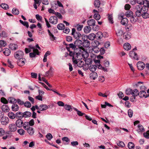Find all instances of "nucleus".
Segmentation results:
<instances>
[{
    "label": "nucleus",
    "instance_id": "1",
    "mask_svg": "<svg viewBox=\"0 0 149 149\" xmlns=\"http://www.w3.org/2000/svg\"><path fill=\"white\" fill-rule=\"evenodd\" d=\"M135 8L136 10L135 12L136 16L139 17L142 15V12L146 10V8L144 7H142L141 6L138 5L135 6Z\"/></svg>",
    "mask_w": 149,
    "mask_h": 149
},
{
    "label": "nucleus",
    "instance_id": "2",
    "mask_svg": "<svg viewBox=\"0 0 149 149\" xmlns=\"http://www.w3.org/2000/svg\"><path fill=\"white\" fill-rule=\"evenodd\" d=\"M76 30L74 28L72 29V35L73 36V37L75 39H79L81 37V34L78 32H75Z\"/></svg>",
    "mask_w": 149,
    "mask_h": 149
},
{
    "label": "nucleus",
    "instance_id": "3",
    "mask_svg": "<svg viewBox=\"0 0 149 149\" xmlns=\"http://www.w3.org/2000/svg\"><path fill=\"white\" fill-rule=\"evenodd\" d=\"M24 54V52L22 51H18L15 53L14 55L16 58L20 59L22 58Z\"/></svg>",
    "mask_w": 149,
    "mask_h": 149
},
{
    "label": "nucleus",
    "instance_id": "4",
    "mask_svg": "<svg viewBox=\"0 0 149 149\" xmlns=\"http://www.w3.org/2000/svg\"><path fill=\"white\" fill-rule=\"evenodd\" d=\"M82 47H79L78 48H77L75 50L76 51L75 56H76L77 57V58H78V56H79L80 55H81L82 54V51L83 50H84L85 49L84 48Z\"/></svg>",
    "mask_w": 149,
    "mask_h": 149
},
{
    "label": "nucleus",
    "instance_id": "5",
    "mask_svg": "<svg viewBox=\"0 0 149 149\" xmlns=\"http://www.w3.org/2000/svg\"><path fill=\"white\" fill-rule=\"evenodd\" d=\"M9 122V119L7 117H3L1 119V122L3 125H6Z\"/></svg>",
    "mask_w": 149,
    "mask_h": 149
},
{
    "label": "nucleus",
    "instance_id": "6",
    "mask_svg": "<svg viewBox=\"0 0 149 149\" xmlns=\"http://www.w3.org/2000/svg\"><path fill=\"white\" fill-rule=\"evenodd\" d=\"M33 51V52L29 53V56L30 58L35 57L36 55H39L40 52L38 49H34Z\"/></svg>",
    "mask_w": 149,
    "mask_h": 149
},
{
    "label": "nucleus",
    "instance_id": "7",
    "mask_svg": "<svg viewBox=\"0 0 149 149\" xmlns=\"http://www.w3.org/2000/svg\"><path fill=\"white\" fill-rule=\"evenodd\" d=\"M49 21L50 23L53 24H56L58 22V19L56 16H51L49 18Z\"/></svg>",
    "mask_w": 149,
    "mask_h": 149
},
{
    "label": "nucleus",
    "instance_id": "8",
    "mask_svg": "<svg viewBox=\"0 0 149 149\" xmlns=\"http://www.w3.org/2000/svg\"><path fill=\"white\" fill-rule=\"evenodd\" d=\"M15 125L16 127L19 128L22 127L23 125V122L21 119H18L16 121Z\"/></svg>",
    "mask_w": 149,
    "mask_h": 149
},
{
    "label": "nucleus",
    "instance_id": "9",
    "mask_svg": "<svg viewBox=\"0 0 149 149\" xmlns=\"http://www.w3.org/2000/svg\"><path fill=\"white\" fill-rule=\"evenodd\" d=\"M138 68L140 70H143L145 66V64L142 62H139L137 64Z\"/></svg>",
    "mask_w": 149,
    "mask_h": 149
},
{
    "label": "nucleus",
    "instance_id": "10",
    "mask_svg": "<svg viewBox=\"0 0 149 149\" xmlns=\"http://www.w3.org/2000/svg\"><path fill=\"white\" fill-rule=\"evenodd\" d=\"M3 112H8L10 111V108L8 106L7 104L2 105L1 107Z\"/></svg>",
    "mask_w": 149,
    "mask_h": 149
},
{
    "label": "nucleus",
    "instance_id": "11",
    "mask_svg": "<svg viewBox=\"0 0 149 149\" xmlns=\"http://www.w3.org/2000/svg\"><path fill=\"white\" fill-rule=\"evenodd\" d=\"M94 38H96L97 39H100L103 37V34L101 32H98L95 34L94 33Z\"/></svg>",
    "mask_w": 149,
    "mask_h": 149
},
{
    "label": "nucleus",
    "instance_id": "12",
    "mask_svg": "<svg viewBox=\"0 0 149 149\" xmlns=\"http://www.w3.org/2000/svg\"><path fill=\"white\" fill-rule=\"evenodd\" d=\"M8 128L10 131L11 132H14L17 130V127L14 123L10 124Z\"/></svg>",
    "mask_w": 149,
    "mask_h": 149
},
{
    "label": "nucleus",
    "instance_id": "13",
    "mask_svg": "<svg viewBox=\"0 0 149 149\" xmlns=\"http://www.w3.org/2000/svg\"><path fill=\"white\" fill-rule=\"evenodd\" d=\"M138 95H139L140 97L146 98L149 96V95L147 94L146 91H141L139 93Z\"/></svg>",
    "mask_w": 149,
    "mask_h": 149
},
{
    "label": "nucleus",
    "instance_id": "14",
    "mask_svg": "<svg viewBox=\"0 0 149 149\" xmlns=\"http://www.w3.org/2000/svg\"><path fill=\"white\" fill-rule=\"evenodd\" d=\"M25 60L24 58H20L17 61V65L20 66H23L24 64V61Z\"/></svg>",
    "mask_w": 149,
    "mask_h": 149
},
{
    "label": "nucleus",
    "instance_id": "15",
    "mask_svg": "<svg viewBox=\"0 0 149 149\" xmlns=\"http://www.w3.org/2000/svg\"><path fill=\"white\" fill-rule=\"evenodd\" d=\"M19 107L18 105L15 104H13L12 106L11 109L13 111H16L19 110Z\"/></svg>",
    "mask_w": 149,
    "mask_h": 149
},
{
    "label": "nucleus",
    "instance_id": "16",
    "mask_svg": "<svg viewBox=\"0 0 149 149\" xmlns=\"http://www.w3.org/2000/svg\"><path fill=\"white\" fill-rule=\"evenodd\" d=\"M121 17L122 18L121 21V24L124 25L127 24L128 22L127 19L126 17L123 18V16H121Z\"/></svg>",
    "mask_w": 149,
    "mask_h": 149
},
{
    "label": "nucleus",
    "instance_id": "17",
    "mask_svg": "<svg viewBox=\"0 0 149 149\" xmlns=\"http://www.w3.org/2000/svg\"><path fill=\"white\" fill-rule=\"evenodd\" d=\"M123 47L124 49L128 51L131 49V45L129 43H126L124 44Z\"/></svg>",
    "mask_w": 149,
    "mask_h": 149
},
{
    "label": "nucleus",
    "instance_id": "18",
    "mask_svg": "<svg viewBox=\"0 0 149 149\" xmlns=\"http://www.w3.org/2000/svg\"><path fill=\"white\" fill-rule=\"evenodd\" d=\"M144 131V129L143 126L141 124H139L138 125V129L137 130L138 132H143Z\"/></svg>",
    "mask_w": 149,
    "mask_h": 149
},
{
    "label": "nucleus",
    "instance_id": "19",
    "mask_svg": "<svg viewBox=\"0 0 149 149\" xmlns=\"http://www.w3.org/2000/svg\"><path fill=\"white\" fill-rule=\"evenodd\" d=\"M23 118H28L31 116V113L29 111H26L23 113Z\"/></svg>",
    "mask_w": 149,
    "mask_h": 149
},
{
    "label": "nucleus",
    "instance_id": "20",
    "mask_svg": "<svg viewBox=\"0 0 149 149\" xmlns=\"http://www.w3.org/2000/svg\"><path fill=\"white\" fill-rule=\"evenodd\" d=\"M74 44L76 46H77L79 47L82 45V42L81 40H77L74 42Z\"/></svg>",
    "mask_w": 149,
    "mask_h": 149
},
{
    "label": "nucleus",
    "instance_id": "21",
    "mask_svg": "<svg viewBox=\"0 0 149 149\" xmlns=\"http://www.w3.org/2000/svg\"><path fill=\"white\" fill-rule=\"evenodd\" d=\"M23 113L18 111L16 113V118L18 119H22L23 118Z\"/></svg>",
    "mask_w": 149,
    "mask_h": 149
},
{
    "label": "nucleus",
    "instance_id": "22",
    "mask_svg": "<svg viewBox=\"0 0 149 149\" xmlns=\"http://www.w3.org/2000/svg\"><path fill=\"white\" fill-rule=\"evenodd\" d=\"M84 60L86 64L88 65H91L93 63L92 59L90 58H86Z\"/></svg>",
    "mask_w": 149,
    "mask_h": 149
},
{
    "label": "nucleus",
    "instance_id": "23",
    "mask_svg": "<svg viewBox=\"0 0 149 149\" xmlns=\"http://www.w3.org/2000/svg\"><path fill=\"white\" fill-rule=\"evenodd\" d=\"M82 53L81 55L84 58V60L87 58L89 54L88 52L85 50H83Z\"/></svg>",
    "mask_w": 149,
    "mask_h": 149
},
{
    "label": "nucleus",
    "instance_id": "24",
    "mask_svg": "<svg viewBox=\"0 0 149 149\" xmlns=\"http://www.w3.org/2000/svg\"><path fill=\"white\" fill-rule=\"evenodd\" d=\"M131 34L130 32L125 33L124 35V38L126 40L130 39L131 38Z\"/></svg>",
    "mask_w": 149,
    "mask_h": 149
},
{
    "label": "nucleus",
    "instance_id": "25",
    "mask_svg": "<svg viewBox=\"0 0 149 149\" xmlns=\"http://www.w3.org/2000/svg\"><path fill=\"white\" fill-rule=\"evenodd\" d=\"M4 50L3 52V53L6 56H8L10 54L11 52L10 50L8 48H4L3 49Z\"/></svg>",
    "mask_w": 149,
    "mask_h": 149
},
{
    "label": "nucleus",
    "instance_id": "26",
    "mask_svg": "<svg viewBox=\"0 0 149 149\" xmlns=\"http://www.w3.org/2000/svg\"><path fill=\"white\" fill-rule=\"evenodd\" d=\"M88 67H89L90 70L92 72L90 74V78L91 79H93V65H90L89 67L88 66Z\"/></svg>",
    "mask_w": 149,
    "mask_h": 149
},
{
    "label": "nucleus",
    "instance_id": "27",
    "mask_svg": "<svg viewBox=\"0 0 149 149\" xmlns=\"http://www.w3.org/2000/svg\"><path fill=\"white\" fill-rule=\"evenodd\" d=\"M90 45L89 41L87 40H84V42H82V45L84 47H88Z\"/></svg>",
    "mask_w": 149,
    "mask_h": 149
},
{
    "label": "nucleus",
    "instance_id": "28",
    "mask_svg": "<svg viewBox=\"0 0 149 149\" xmlns=\"http://www.w3.org/2000/svg\"><path fill=\"white\" fill-rule=\"evenodd\" d=\"M18 47V46L17 45L15 44H10L9 46V48L12 50H15Z\"/></svg>",
    "mask_w": 149,
    "mask_h": 149
},
{
    "label": "nucleus",
    "instance_id": "29",
    "mask_svg": "<svg viewBox=\"0 0 149 149\" xmlns=\"http://www.w3.org/2000/svg\"><path fill=\"white\" fill-rule=\"evenodd\" d=\"M26 130H27V131L28 132L30 135L32 136L34 134V130L33 128L32 127H29V128H28V129H26Z\"/></svg>",
    "mask_w": 149,
    "mask_h": 149
},
{
    "label": "nucleus",
    "instance_id": "30",
    "mask_svg": "<svg viewBox=\"0 0 149 149\" xmlns=\"http://www.w3.org/2000/svg\"><path fill=\"white\" fill-rule=\"evenodd\" d=\"M139 94V92L137 89L132 90V95L133 96H136Z\"/></svg>",
    "mask_w": 149,
    "mask_h": 149
},
{
    "label": "nucleus",
    "instance_id": "31",
    "mask_svg": "<svg viewBox=\"0 0 149 149\" xmlns=\"http://www.w3.org/2000/svg\"><path fill=\"white\" fill-rule=\"evenodd\" d=\"M133 13L132 11L130 10H128L125 13V15L127 17H131L133 16Z\"/></svg>",
    "mask_w": 149,
    "mask_h": 149
},
{
    "label": "nucleus",
    "instance_id": "32",
    "mask_svg": "<svg viewBox=\"0 0 149 149\" xmlns=\"http://www.w3.org/2000/svg\"><path fill=\"white\" fill-rule=\"evenodd\" d=\"M100 2L99 0H95L94 2V5L96 8H98L100 5Z\"/></svg>",
    "mask_w": 149,
    "mask_h": 149
},
{
    "label": "nucleus",
    "instance_id": "33",
    "mask_svg": "<svg viewBox=\"0 0 149 149\" xmlns=\"http://www.w3.org/2000/svg\"><path fill=\"white\" fill-rule=\"evenodd\" d=\"M8 115V117L11 119H14L16 118V113L15 114L12 112L9 113Z\"/></svg>",
    "mask_w": 149,
    "mask_h": 149
},
{
    "label": "nucleus",
    "instance_id": "34",
    "mask_svg": "<svg viewBox=\"0 0 149 149\" xmlns=\"http://www.w3.org/2000/svg\"><path fill=\"white\" fill-rule=\"evenodd\" d=\"M146 10H144V12H142V16L144 18H147L149 17V14L146 12Z\"/></svg>",
    "mask_w": 149,
    "mask_h": 149
},
{
    "label": "nucleus",
    "instance_id": "35",
    "mask_svg": "<svg viewBox=\"0 0 149 149\" xmlns=\"http://www.w3.org/2000/svg\"><path fill=\"white\" fill-rule=\"evenodd\" d=\"M137 18L136 16L134 17V16H132L130 17V21L133 24L136 23L137 21Z\"/></svg>",
    "mask_w": 149,
    "mask_h": 149
},
{
    "label": "nucleus",
    "instance_id": "36",
    "mask_svg": "<svg viewBox=\"0 0 149 149\" xmlns=\"http://www.w3.org/2000/svg\"><path fill=\"white\" fill-rule=\"evenodd\" d=\"M8 102L11 104H14L15 101H16V100L15 98L13 97H9L8 98Z\"/></svg>",
    "mask_w": 149,
    "mask_h": 149
},
{
    "label": "nucleus",
    "instance_id": "37",
    "mask_svg": "<svg viewBox=\"0 0 149 149\" xmlns=\"http://www.w3.org/2000/svg\"><path fill=\"white\" fill-rule=\"evenodd\" d=\"M91 30V28L90 26H86L84 28V31L86 33H88L90 32Z\"/></svg>",
    "mask_w": 149,
    "mask_h": 149
},
{
    "label": "nucleus",
    "instance_id": "38",
    "mask_svg": "<svg viewBox=\"0 0 149 149\" xmlns=\"http://www.w3.org/2000/svg\"><path fill=\"white\" fill-rule=\"evenodd\" d=\"M40 107H41L40 111H43L46 110L48 108V107L46 104H41L40 105Z\"/></svg>",
    "mask_w": 149,
    "mask_h": 149
},
{
    "label": "nucleus",
    "instance_id": "39",
    "mask_svg": "<svg viewBox=\"0 0 149 149\" xmlns=\"http://www.w3.org/2000/svg\"><path fill=\"white\" fill-rule=\"evenodd\" d=\"M23 127L24 128L25 130L28 129V128H29V127H30V126H29V122H25L24 123H23Z\"/></svg>",
    "mask_w": 149,
    "mask_h": 149
},
{
    "label": "nucleus",
    "instance_id": "40",
    "mask_svg": "<svg viewBox=\"0 0 149 149\" xmlns=\"http://www.w3.org/2000/svg\"><path fill=\"white\" fill-rule=\"evenodd\" d=\"M73 109L76 111L77 112V114L79 116H82L83 115H85V114L84 113L81 112V111L78 110V109L75 108L74 107Z\"/></svg>",
    "mask_w": 149,
    "mask_h": 149
},
{
    "label": "nucleus",
    "instance_id": "41",
    "mask_svg": "<svg viewBox=\"0 0 149 149\" xmlns=\"http://www.w3.org/2000/svg\"><path fill=\"white\" fill-rule=\"evenodd\" d=\"M64 27V25L62 23L59 24L57 26V28L59 30H63L65 29Z\"/></svg>",
    "mask_w": 149,
    "mask_h": 149
},
{
    "label": "nucleus",
    "instance_id": "42",
    "mask_svg": "<svg viewBox=\"0 0 149 149\" xmlns=\"http://www.w3.org/2000/svg\"><path fill=\"white\" fill-rule=\"evenodd\" d=\"M1 102L3 103L6 104L8 103V100H7L6 98L4 97H2L1 98Z\"/></svg>",
    "mask_w": 149,
    "mask_h": 149
},
{
    "label": "nucleus",
    "instance_id": "43",
    "mask_svg": "<svg viewBox=\"0 0 149 149\" xmlns=\"http://www.w3.org/2000/svg\"><path fill=\"white\" fill-rule=\"evenodd\" d=\"M64 108L66 109L69 111H71L72 110L71 106L70 105L65 104L64 106Z\"/></svg>",
    "mask_w": 149,
    "mask_h": 149
},
{
    "label": "nucleus",
    "instance_id": "44",
    "mask_svg": "<svg viewBox=\"0 0 149 149\" xmlns=\"http://www.w3.org/2000/svg\"><path fill=\"white\" fill-rule=\"evenodd\" d=\"M108 18L109 22L111 24H113V18L112 15L108 14Z\"/></svg>",
    "mask_w": 149,
    "mask_h": 149
},
{
    "label": "nucleus",
    "instance_id": "45",
    "mask_svg": "<svg viewBox=\"0 0 149 149\" xmlns=\"http://www.w3.org/2000/svg\"><path fill=\"white\" fill-rule=\"evenodd\" d=\"M128 147L129 149H133L134 148V145L132 142H129L128 144Z\"/></svg>",
    "mask_w": 149,
    "mask_h": 149
},
{
    "label": "nucleus",
    "instance_id": "46",
    "mask_svg": "<svg viewBox=\"0 0 149 149\" xmlns=\"http://www.w3.org/2000/svg\"><path fill=\"white\" fill-rule=\"evenodd\" d=\"M94 18L96 20H98L100 18V16L98 13H95L94 15Z\"/></svg>",
    "mask_w": 149,
    "mask_h": 149
},
{
    "label": "nucleus",
    "instance_id": "47",
    "mask_svg": "<svg viewBox=\"0 0 149 149\" xmlns=\"http://www.w3.org/2000/svg\"><path fill=\"white\" fill-rule=\"evenodd\" d=\"M116 33L117 36H121L123 33V31L121 29H118L116 32Z\"/></svg>",
    "mask_w": 149,
    "mask_h": 149
},
{
    "label": "nucleus",
    "instance_id": "48",
    "mask_svg": "<svg viewBox=\"0 0 149 149\" xmlns=\"http://www.w3.org/2000/svg\"><path fill=\"white\" fill-rule=\"evenodd\" d=\"M0 6L2 8L5 10H7L8 8V6L6 3H2Z\"/></svg>",
    "mask_w": 149,
    "mask_h": 149
},
{
    "label": "nucleus",
    "instance_id": "49",
    "mask_svg": "<svg viewBox=\"0 0 149 149\" xmlns=\"http://www.w3.org/2000/svg\"><path fill=\"white\" fill-rule=\"evenodd\" d=\"M12 13L13 14L18 15L19 14V11L18 10L14 8H13L12 11Z\"/></svg>",
    "mask_w": 149,
    "mask_h": 149
},
{
    "label": "nucleus",
    "instance_id": "50",
    "mask_svg": "<svg viewBox=\"0 0 149 149\" xmlns=\"http://www.w3.org/2000/svg\"><path fill=\"white\" fill-rule=\"evenodd\" d=\"M117 145L118 146L123 148L125 146V144L124 143L121 141H119V142L117 143Z\"/></svg>",
    "mask_w": 149,
    "mask_h": 149
},
{
    "label": "nucleus",
    "instance_id": "51",
    "mask_svg": "<svg viewBox=\"0 0 149 149\" xmlns=\"http://www.w3.org/2000/svg\"><path fill=\"white\" fill-rule=\"evenodd\" d=\"M98 68L99 69H102V66L100 64V63L99 64H97L94 65V69L95 71L96 68Z\"/></svg>",
    "mask_w": 149,
    "mask_h": 149
},
{
    "label": "nucleus",
    "instance_id": "52",
    "mask_svg": "<svg viewBox=\"0 0 149 149\" xmlns=\"http://www.w3.org/2000/svg\"><path fill=\"white\" fill-rule=\"evenodd\" d=\"M17 132L21 135H23L25 134L24 131L22 129H18L17 130Z\"/></svg>",
    "mask_w": 149,
    "mask_h": 149
},
{
    "label": "nucleus",
    "instance_id": "53",
    "mask_svg": "<svg viewBox=\"0 0 149 149\" xmlns=\"http://www.w3.org/2000/svg\"><path fill=\"white\" fill-rule=\"evenodd\" d=\"M24 105L25 107L27 108H30L31 106V103L29 101L26 102Z\"/></svg>",
    "mask_w": 149,
    "mask_h": 149
},
{
    "label": "nucleus",
    "instance_id": "54",
    "mask_svg": "<svg viewBox=\"0 0 149 149\" xmlns=\"http://www.w3.org/2000/svg\"><path fill=\"white\" fill-rule=\"evenodd\" d=\"M42 79L43 81H44L46 83L47 85L50 88L52 87V86L51 85H50L49 84V83L47 81L45 78L44 77L42 78Z\"/></svg>",
    "mask_w": 149,
    "mask_h": 149
},
{
    "label": "nucleus",
    "instance_id": "55",
    "mask_svg": "<svg viewBox=\"0 0 149 149\" xmlns=\"http://www.w3.org/2000/svg\"><path fill=\"white\" fill-rule=\"evenodd\" d=\"M96 22L94 21V30L97 31L99 28V26L95 24Z\"/></svg>",
    "mask_w": 149,
    "mask_h": 149
},
{
    "label": "nucleus",
    "instance_id": "56",
    "mask_svg": "<svg viewBox=\"0 0 149 149\" xmlns=\"http://www.w3.org/2000/svg\"><path fill=\"white\" fill-rule=\"evenodd\" d=\"M100 51V48L97 46L94 45V52L95 53H97Z\"/></svg>",
    "mask_w": 149,
    "mask_h": 149
},
{
    "label": "nucleus",
    "instance_id": "57",
    "mask_svg": "<svg viewBox=\"0 0 149 149\" xmlns=\"http://www.w3.org/2000/svg\"><path fill=\"white\" fill-rule=\"evenodd\" d=\"M84 65V62L82 61H78V63L77 65L80 67H82Z\"/></svg>",
    "mask_w": 149,
    "mask_h": 149
},
{
    "label": "nucleus",
    "instance_id": "58",
    "mask_svg": "<svg viewBox=\"0 0 149 149\" xmlns=\"http://www.w3.org/2000/svg\"><path fill=\"white\" fill-rule=\"evenodd\" d=\"M144 7L147 8H149V0H145L144 1Z\"/></svg>",
    "mask_w": 149,
    "mask_h": 149
},
{
    "label": "nucleus",
    "instance_id": "59",
    "mask_svg": "<svg viewBox=\"0 0 149 149\" xmlns=\"http://www.w3.org/2000/svg\"><path fill=\"white\" fill-rule=\"evenodd\" d=\"M132 90L130 88H128L126 90V94L127 95H129L132 94Z\"/></svg>",
    "mask_w": 149,
    "mask_h": 149
},
{
    "label": "nucleus",
    "instance_id": "60",
    "mask_svg": "<svg viewBox=\"0 0 149 149\" xmlns=\"http://www.w3.org/2000/svg\"><path fill=\"white\" fill-rule=\"evenodd\" d=\"M0 45L3 47H5L6 45V42L2 40H0Z\"/></svg>",
    "mask_w": 149,
    "mask_h": 149
},
{
    "label": "nucleus",
    "instance_id": "61",
    "mask_svg": "<svg viewBox=\"0 0 149 149\" xmlns=\"http://www.w3.org/2000/svg\"><path fill=\"white\" fill-rule=\"evenodd\" d=\"M46 137L48 140H50L52 138L53 136L51 133H48L46 135Z\"/></svg>",
    "mask_w": 149,
    "mask_h": 149
},
{
    "label": "nucleus",
    "instance_id": "62",
    "mask_svg": "<svg viewBox=\"0 0 149 149\" xmlns=\"http://www.w3.org/2000/svg\"><path fill=\"white\" fill-rule=\"evenodd\" d=\"M144 136L147 138H149V130H148L146 132L144 133L143 134Z\"/></svg>",
    "mask_w": 149,
    "mask_h": 149
},
{
    "label": "nucleus",
    "instance_id": "63",
    "mask_svg": "<svg viewBox=\"0 0 149 149\" xmlns=\"http://www.w3.org/2000/svg\"><path fill=\"white\" fill-rule=\"evenodd\" d=\"M136 2L139 4H143L144 6V3H145L144 0H136Z\"/></svg>",
    "mask_w": 149,
    "mask_h": 149
},
{
    "label": "nucleus",
    "instance_id": "64",
    "mask_svg": "<svg viewBox=\"0 0 149 149\" xmlns=\"http://www.w3.org/2000/svg\"><path fill=\"white\" fill-rule=\"evenodd\" d=\"M128 114L130 118L132 117V116L133 115L132 110L131 109H129L128 111Z\"/></svg>",
    "mask_w": 149,
    "mask_h": 149
}]
</instances>
